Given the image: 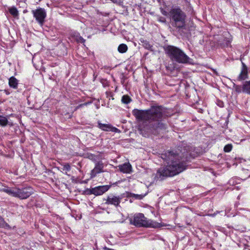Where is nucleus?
Segmentation results:
<instances>
[{"mask_svg": "<svg viewBox=\"0 0 250 250\" xmlns=\"http://www.w3.org/2000/svg\"><path fill=\"white\" fill-rule=\"evenodd\" d=\"M18 81L14 77H11L9 79V85L10 87L14 89L17 88Z\"/></svg>", "mask_w": 250, "mask_h": 250, "instance_id": "obj_16", "label": "nucleus"}, {"mask_svg": "<svg viewBox=\"0 0 250 250\" xmlns=\"http://www.w3.org/2000/svg\"><path fill=\"white\" fill-rule=\"evenodd\" d=\"M131 101L130 97L127 95H124L122 98V102L125 104H128Z\"/></svg>", "mask_w": 250, "mask_h": 250, "instance_id": "obj_21", "label": "nucleus"}, {"mask_svg": "<svg viewBox=\"0 0 250 250\" xmlns=\"http://www.w3.org/2000/svg\"><path fill=\"white\" fill-rule=\"evenodd\" d=\"M32 13L40 25H42L46 17V12L45 9L39 7L36 10H32Z\"/></svg>", "mask_w": 250, "mask_h": 250, "instance_id": "obj_6", "label": "nucleus"}, {"mask_svg": "<svg viewBox=\"0 0 250 250\" xmlns=\"http://www.w3.org/2000/svg\"><path fill=\"white\" fill-rule=\"evenodd\" d=\"M62 170L63 171H65V172L66 173L67 171H69L70 170L71 167L69 164H65L62 165Z\"/></svg>", "mask_w": 250, "mask_h": 250, "instance_id": "obj_23", "label": "nucleus"}, {"mask_svg": "<svg viewBox=\"0 0 250 250\" xmlns=\"http://www.w3.org/2000/svg\"><path fill=\"white\" fill-rule=\"evenodd\" d=\"M172 20V25L177 29L185 28L186 25V15L179 8H172L169 12Z\"/></svg>", "mask_w": 250, "mask_h": 250, "instance_id": "obj_4", "label": "nucleus"}, {"mask_svg": "<svg viewBox=\"0 0 250 250\" xmlns=\"http://www.w3.org/2000/svg\"><path fill=\"white\" fill-rule=\"evenodd\" d=\"M104 165L102 161L96 162L94 168L90 172V178H94L98 174L104 172Z\"/></svg>", "mask_w": 250, "mask_h": 250, "instance_id": "obj_10", "label": "nucleus"}, {"mask_svg": "<svg viewBox=\"0 0 250 250\" xmlns=\"http://www.w3.org/2000/svg\"><path fill=\"white\" fill-rule=\"evenodd\" d=\"M110 186L104 185L98 186L90 189V193L96 196L101 195L106 192L110 188Z\"/></svg>", "mask_w": 250, "mask_h": 250, "instance_id": "obj_11", "label": "nucleus"}, {"mask_svg": "<svg viewBox=\"0 0 250 250\" xmlns=\"http://www.w3.org/2000/svg\"><path fill=\"white\" fill-rule=\"evenodd\" d=\"M88 159H89L90 160H91L93 161H96V160L95 156L92 154H89L88 155Z\"/></svg>", "mask_w": 250, "mask_h": 250, "instance_id": "obj_24", "label": "nucleus"}, {"mask_svg": "<svg viewBox=\"0 0 250 250\" xmlns=\"http://www.w3.org/2000/svg\"><path fill=\"white\" fill-rule=\"evenodd\" d=\"M122 198L123 196L122 195L119 196H115L114 195L111 194L108 195L106 199H105V204L106 205H113L117 207L119 206Z\"/></svg>", "mask_w": 250, "mask_h": 250, "instance_id": "obj_9", "label": "nucleus"}, {"mask_svg": "<svg viewBox=\"0 0 250 250\" xmlns=\"http://www.w3.org/2000/svg\"><path fill=\"white\" fill-rule=\"evenodd\" d=\"M147 193L145 194H134V193H130V196L133 198H134L135 199L137 200H141L146 195Z\"/></svg>", "mask_w": 250, "mask_h": 250, "instance_id": "obj_20", "label": "nucleus"}, {"mask_svg": "<svg viewBox=\"0 0 250 250\" xmlns=\"http://www.w3.org/2000/svg\"><path fill=\"white\" fill-rule=\"evenodd\" d=\"M166 54L172 61L180 63H190V58L181 49L173 45H168L165 48Z\"/></svg>", "mask_w": 250, "mask_h": 250, "instance_id": "obj_3", "label": "nucleus"}, {"mask_svg": "<svg viewBox=\"0 0 250 250\" xmlns=\"http://www.w3.org/2000/svg\"><path fill=\"white\" fill-rule=\"evenodd\" d=\"M8 123L7 117L0 115V125L2 126H6Z\"/></svg>", "mask_w": 250, "mask_h": 250, "instance_id": "obj_18", "label": "nucleus"}, {"mask_svg": "<svg viewBox=\"0 0 250 250\" xmlns=\"http://www.w3.org/2000/svg\"><path fill=\"white\" fill-rule=\"evenodd\" d=\"M222 104H223V103H221V104H219V106H222Z\"/></svg>", "mask_w": 250, "mask_h": 250, "instance_id": "obj_28", "label": "nucleus"}, {"mask_svg": "<svg viewBox=\"0 0 250 250\" xmlns=\"http://www.w3.org/2000/svg\"><path fill=\"white\" fill-rule=\"evenodd\" d=\"M98 126L99 128H101L104 131H110L114 132H119V130L118 128L115 127H113L109 124H102L100 122H98Z\"/></svg>", "mask_w": 250, "mask_h": 250, "instance_id": "obj_13", "label": "nucleus"}, {"mask_svg": "<svg viewBox=\"0 0 250 250\" xmlns=\"http://www.w3.org/2000/svg\"><path fill=\"white\" fill-rule=\"evenodd\" d=\"M118 50L119 52L124 53L127 50V46L126 44L122 43L119 45L118 48Z\"/></svg>", "mask_w": 250, "mask_h": 250, "instance_id": "obj_19", "label": "nucleus"}, {"mask_svg": "<svg viewBox=\"0 0 250 250\" xmlns=\"http://www.w3.org/2000/svg\"><path fill=\"white\" fill-rule=\"evenodd\" d=\"M87 104V103L81 104L79 105L78 106L76 107V109H77L83 106L84 105H86Z\"/></svg>", "mask_w": 250, "mask_h": 250, "instance_id": "obj_26", "label": "nucleus"}, {"mask_svg": "<svg viewBox=\"0 0 250 250\" xmlns=\"http://www.w3.org/2000/svg\"><path fill=\"white\" fill-rule=\"evenodd\" d=\"M233 87L238 93L243 92L250 94V81L245 82L242 86L233 83Z\"/></svg>", "mask_w": 250, "mask_h": 250, "instance_id": "obj_8", "label": "nucleus"}, {"mask_svg": "<svg viewBox=\"0 0 250 250\" xmlns=\"http://www.w3.org/2000/svg\"><path fill=\"white\" fill-rule=\"evenodd\" d=\"M132 114L139 122H148L146 126L139 125V129L141 131L155 134L166 128V125L163 123L166 116L164 109L162 106H152L146 110L135 109L132 111Z\"/></svg>", "mask_w": 250, "mask_h": 250, "instance_id": "obj_1", "label": "nucleus"}, {"mask_svg": "<svg viewBox=\"0 0 250 250\" xmlns=\"http://www.w3.org/2000/svg\"><path fill=\"white\" fill-rule=\"evenodd\" d=\"M219 212V211H217L216 212H214L213 214H208V215L209 216L214 217L216 214H217Z\"/></svg>", "mask_w": 250, "mask_h": 250, "instance_id": "obj_25", "label": "nucleus"}, {"mask_svg": "<svg viewBox=\"0 0 250 250\" xmlns=\"http://www.w3.org/2000/svg\"><path fill=\"white\" fill-rule=\"evenodd\" d=\"M78 41L80 42H84V40L81 37H79V39L78 40Z\"/></svg>", "mask_w": 250, "mask_h": 250, "instance_id": "obj_27", "label": "nucleus"}, {"mask_svg": "<svg viewBox=\"0 0 250 250\" xmlns=\"http://www.w3.org/2000/svg\"><path fill=\"white\" fill-rule=\"evenodd\" d=\"M232 148V146L231 144H228L226 145L224 148V150L226 152H230Z\"/></svg>", "mask_w": 250, "mask_h": 250, "instance_id": "obj_22", "label": "nucleus"}, {"mask_svg": "<svg viewBox=\"0 0 250 250\" xmlns=\"http://www.w3.org/2000/svg\"><path fill=\"white\" fill-rule=\"evenodd\" d=\"M162 158L167 165L158 170L157 173L160 177L174 176L186 169L185 159H183L179 154L173 151H167L162 155Z\"/></svg>", "mask_w": 250, "mask_h": 250, "instance_id": "obj_2", "label": "nucleus"}, {"mask_svg": "<svg viewBox=\"0 0 250 250\" xmlns=\"http://www.w3.org/2000/svg\"><path fill=\"white\" fill-rule=\"evenodd\" d=\"M9 12L10 13V14L14 18H18L19 17V11L17 10V9L14 7L12 6L8 9Z\"/></svg>", "mask_w": 250, "mask_h": 250, "instance_id": "obj_17", "label": "nucleus"}, {"mask_svg": "<svg viewBox=\"0 0 250 250\" xmlns=\"http://www.w3.org/2000/svg\"><path fill=\"white\" fill-rule=\"evenodd\" d=\"M132 224L137 227H145L150 228H158L160 224L151 220H147L143 213H137L134 215L133 218L130 220Z\"/></svg>", "mask_w": 250, "mask_h": 250, "instance_id": "obj_5", "label": "nucleus"}, {"mask_svg": "<svg viewBox=\"0 0 250 250\" xmlns=\"http://www.w3.org/2000/svg\"><path fill=\"white\" fill-rule=\"evenodd\" d=\"M26 0H23L24 2H25Z\"/></svg>", "mask_w": 250, "mask_h": 250, "instance_id": "obj_29", "label": "nucleus"}, {"mask_svg": "<svg viewBox=\"0 0 250 250\" xmlns=\"http://www.w3.org/2000/svg\"><path fill=\"white\" fill-rule=\"evenodd\" d=\"M33 192L32 188L30 187L21 188H18L17 191V198L21 199H25L28 198Z\"/></svg>", "mask_w": 250, "mask_h": 250, "instance_id": "obj_7", "label": "nucleus"}, {"mask_svg": "<svg viewBox=\"0 0 250 250\" xmlns=\"http://www.w3.org/2000/svg\"><path fill=\"white\" fill-rule=\"evenodd\" d=\"M118 167L121 172L124 173H130L132 171V167L129 163L120 165Z\"/></svg>", "mask_w": 250, "mask_h": 250, "instance_id": "obj_15", "label": "nucleus"}, {"mask_svg": "<svg viewBox=\"0 0 250 250\" xmlns=\"http://www.w3.org/2000/svg\"><path fill=\"white\" fill-rule=\"evenodd\" d=\"M0 191L4 192L11 196L17 198L18 188L4 187L3 188H0Z\"/></svg>", "mask_w": 250, "mask_h": 250, "instance_id": "obj_12", "label": "nucleus"}, {"mask_svg": "<svg viewBox=\"0 0 250 250\" xmlns=\"http://www.w3.org/2000/svg\"><path fill=\"white\" fill-rule=\"evenodd\" d=\"M248 78V70L247 66L242 62V67L240 73L238 77V80L239 81L245 80Z\"/></svg>", "mask_w": 250, "mask_h": 250, "instance_id": "obj_14", "label": "nucleus"}]
</instances>
